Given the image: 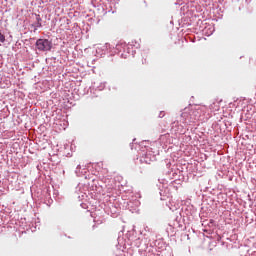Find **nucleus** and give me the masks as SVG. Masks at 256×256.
<instances>
[{"mask_svg":"<svg viewBox=\"0 0 256 256\" xmlns=\"http://www.w3.org/2000/svg\"><path fill=\"white\" fill-rule=\"evenodd\" d=\"M37 21H38L39 27H41V23H39L41 21V17L37 16Z\"/></svg>","mask_w":256,"mask_h":256,"instance_id":"nucleus-2","label":"nucleus"},{"mask_svg":"<svg viewBox=\"0 0 256 256\" xmlns=\"http://www.w3.org/2000/svg\"><path fill=\"white\" fill-rule=\"evenodd\" d=\"M142 65H145V62H142Z\"/></svg>","mask_w":256,"mask_h":256,"instance_id":"nucleus-4","label":"nucleus"},{"mask_svg":"<svg viewBox=\"0 0 256 256\" xmlns=\"http://www.w3.org/2000/svg\"><path fill=\"white\" fill-rule=\"evenodd\" d=\"M159 117H165V112H160Z\"/></svg>","mask_w":256,"mask_h":256,"instance_id":"nucleus-3","label":"nucleus"},{"mask_svg":"<svg viewBox=\"0 0 256 256\" xmlns=\"http://www.w3.org/2000/svg\"><path fill=\"white\" fill-rule=\"evenodd\" d=\"M36 47L38 51H51V41L48 39H38Z\"/></svg>","mask_w":256,"mask_h":256,"instance_id":"nucleus-1","label":"nucleus"}]
</instances>
